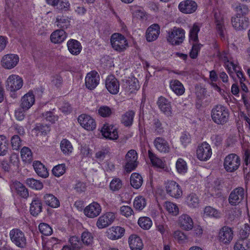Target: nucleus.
I'll list each match as a JSON object with an SVG mask.
<instances>
[{"instance_id":"1","label":"nucleus","mask_w":250,"mask_h":250,"mask_svg":"<svg viewBox=\"0 0 250 250\" xmlns=\"http://www.w3.org/2000/svg\"><path fill=\"white\" fill-rule=\"evenodd\" d=\"M211 118L218 125H224L229 119V112L228 108L221 104L215 105L211 110Z\"/></svg>"},{"instance_id":"2","label":"nucleus","mask_w":250,"mask_h":250,"mask_svg":"<svg viewBox=\"0 0 250 250\" xmlns=\"http://www.w3.org/2000/svg\"><path fill=\"white\" fill-rule=\"evenodd\" d=\"M10 239L12 243L19 248L24 249L27 246L26 237L20 229L14 228L10 230Z\"/></svg>"},{"instance_id":"3","label":"nucleus","mask_w":250,"mask_h":250,"mask_svg":"<svg viewBox=\"0 0 250 250\" xmlns=\"http://www.w3.org/2000/svg\"><path fill=\"white\" fill-rule=\"evenodd\" d=\"M185 38V31L181 28L174 27L167 32V40L172 45H179Z\"/></svg>"},{"instance_id":"4","label":"nucleus","mask_w":250,"mask_h":250,"mask_svg":"<svg viewBox=\"0 0 250 250\" xmlns=\"http://www.w3.org/2000/svg\"><path fill=\"white\" fill-rule=\"evenodd\" d=\"M240 163V157L234 153H231L227 155L224 159V168L228 172H232L238 168Z\"/></svg>"},{"instance_id":"5","label":"nucleus","mask_w":250,"mask_h":250,"mask_svg":"<svg viewBox=\"0 0 250 250\" xmlns=\"http://www.w3.org/2000/svg\"><path fill=\"white\" fill-rule=\"evenodd\" d=\"M111 44L113 48L119 52L124 51L128 46L126 39L119 33H114L111 36Z\"/></svg>"},{"instance_id":"6","label":"nucleus","mask_w":250,"mask_h":250,"mask_svg":"<svg viewBox=\"0 0 250 250\" xmlns=\"http://www.w3.org/2000/svg\"><path fill=\"white\" fill-rule=\"evenodd\" d=\"M138 158L137 153L134 149L129 150L125 157V169L127 172H130L138 166L137 161Z\"/></svg>"},{"instance_id":"7","label":"nucleus","mask_w":250,"mask_h":250,"mask_svg":"<svg viewBox=\"0 0 250 250\" xmlns=\"http://www.w3.org/2000/svg\"><path fill=\"white\" fill-rule=\"evenodd\" d=\"M116 218L112 212H107L100 216L96 222V226L99 229L105 228L113 223Z\"/></svg>"},{"instance_id":"8","label":"nucleus","mask_w":250,"mask_h":250,"mask_svg":"<svg viewBox=\"0 0 250 250\" xmlns=\"http://www.w3.org/2000/svg\"><path fill=\"white\" fill-rule=\"evenodd\" d=\"M246 196L244 189L238 187L234 189L230 193L229 198V203L233 206H235L241 203Z\"/></svg>"},{"instance_id":"9","label":"nucleus","mask_w":250,"mask_h":250,"mask_svg":"<svg viewBox=\"0 0 250 250\" xmlns=\"http://www.w3.org/2000/svg\"><path fill=\"white\" fill-rule=\"evenodd\" d=\"M22 85V79L18 75H11L7 80V89L11 91L19 90L21 88Z\"/></svg>"},{"instance_id":"10","label":"nucleus","mask_w":250,"mask_h":250,"mask_svg":"<svg viewBox=\"0 0 250 250\" xmlns=\"http://www.w3.org/2000/svg\"><path fill=\"white\" fill-rule=\"evenodd\" d=\"M212 151L210 146L206 142L199 146L196 150L197 158L201 161H207L211 156Z\"/></svg>"},{"instance_id":"11","label":"nucleus","mask_w":250,"mask_h":250,"mask_svg":"<svg viewBox=\"0 0 250 250\" xmlns=\"http://www.w3.org/2000/svg\"><path fill=\"white\" fill-rule=\"evenodd\" d=\"M167 193L170 196L178 198L182 194V191L180 186L174 181H168L166 183Z\"/></svg>"},{"instance_id":"12","label":"nucleus","mask_w":250,"mask_h":250,"mask_svg":"<svg viewBox=\"0 0 250 250\" xmlns=\"http://www.w3.org/2000/svg\"><path fill=\"white\" fill-rule=\"evenodd\" d=\"M19 61L17 55L10 54L4 55L1 60V64L6 69H12L15 67Z\"/></svg>"},{"instance_id":"13","label":"nucleus","mask_w":250,"mask_h":250,"mask_svg":"<svg viewBox=\"0 0 250 250\" xmlns=\"http://www.w3.org/2000/svg\"><path fill=\"white\" fill-rule=\"evenodd\" d=\"M125 229L120 226H113L107 229L106 232L107 237L112 240L122 238L125 234Z\"/></svg>"},{"instance_id":"14","label":"nucleus","mask_w":250,"mask_h":250,"mask_svg":"<svg viewBox=\"0 0 250 250\" xmlns=\"http://www.w3.org/2000/svg\"><path fill=\"white\" fill-rule=\"evenodd\" d=\"M181 12L186 14L194 13L197 9L196 2L192 0H185L181 1L178 6Z\"/></svg>"},{"instance_id":"15","label":"nucleus","mask_w":250,"mask_h":250,"mask_svg":"<svg viewBox=\"0 0 250 250\" xmlns=\"http://www.w3.org/2000/svg\"><path fill=\"white\" fill-rule=\"evenodd\" d=\"M157 104L160 110L167 116L171 117L172 115L170 102L164 97L159 98Z\"/></svg>"},{"instance_id":"16","label":"nucleus","mask_w":250,"mask_h":250,"mask_svg":"<svg viewBox=\"0 0 250 250\" xmlns=\"http://www.w3.org/2000/svg\"><path fill=\"white\" fill-rule=\"evenodd\" d=\"M78 121L81 125L87 130H93L96 128L95 120L90 116L83 114L78 117Z\"/></svg>"},{"instance_id":"17","label":"nucleus","mask_w":250,"mask_h":250,"mask_svg":"<svg viewBox=\"0 0 250 250\" xmlns=\"http://www.w3.org/2000/svg\"><path fill=\"white\" fill-rule=\"evenodd\" d=\"M105 86L111 94H116L119 92V82L113 75H109L107 77L105 81Z\"/></svg>"},{"instance_id":"18","label":"nucleus","mask_w":250,"mask_h":250,"mask_svg":"<svg viewBox=\"0 0 250 250\" xmlns=\"http://www.w3.org/2000/svg\"><path fill=\"white\" fill-rule=\"evenodd\" d=\"M101 211L102 208L100 205L94 202L85 208L84 213L87 217L93 218L98 216Z\"/></svg>"},{"instance_id":"19","label":"nucleus","mask_w":250,"mask_h":250,"mask_svg":"<svg viewBox=\"0 0 250 250\" xmlns=\"http://www.w3.org/2000/svg\"><path fill=\"white\" fill-rule=\"evenodd\" d=\"M231 22L233 26L238 30L246 29L249 26V19L245 16L236 15L232 18Z\"/></svg>"},{"instance_id":"20","label":"nucleus","mask_w":250,"mask_h":250,"mask_svg":"<svg viewBox=\"0 0 250 250\" xmlns=\"http://www.w3.org/2000/svg\"><path fill=\"white\" fill-rule=\"evenodd\" d=\"M99 80L100 77L97 72L92 71L88 73L85 77V85L89 89H93L99 84Z\"/></svg>"},{"instance_id":"21","label":"nucleus","mask_w":250,"mask_h":250,"mask_svg":"<svg viewBox=\"0 0 250 250\" xmlns=\"http://www.w3.org/2000/svg\"><path fill=\"white\" fill-rule=\"evenodd\" d=\"M101 132L104 137L110 140H117L118 138V132L112 125H104L101 129Z\"/></svg>"},{"instance_id":"22","label":"nucleus","mask_w":250,"mask_h":250,"mask_svg":"<svg viewBox=\"0 0 250 250\" xmlns=\"http://www.w3.org/2000/svg\"><path fill=\"white\" fill-rule=\"evenodd\" d=\"M160 26L156 23L150 25L146 30V37L147 42H151L155 41L160 34Z\"/></svg>"},{"instance_id":"23","label":"nucleus","mask_w":250,"mask_h":250,"mask_svg":"<svg viewBox=\"0 0 250 250\" xmlns=\"http://www.w3.org/2000/svg\"><path fill=\"white\" fill-rule=\"evenodd\" d=\"M178 224L183 229L190 230L193 228L192 219L188 215L183 214L178 218Z\"/></svg>"},{"instance_id":"24","label":"nucleus","mask_w":250,"mask_h":250,"mask_svg":"<svg viewBox=\"0 0 250 250\" xmlns=\"http://www.w3.org/2000/svg\"><path fill=\"white\" fill-rule=\"evenodd\" d=\"M219 241L223 244L229 243L233 238V233L231 229L227 227L222 228L218 235Z\"/></svg>"},{"instance_id":"25","label":"nucleus","mask_w":250,"mask_h":250,"mask_svg":"<svg viewBox=\"0 0 250 250\" xmlns=\"http://www.w3.org/2000/svg\"><path fill=\"white\" fill-rule=\"evenodd\" d=\"M156 148L160 152L168 153L170 147L168 142L163 138L157 137L154 141Z\"/></svg>"},{"instance_id":"26","label":"nucleus","mask_w":250,"mask_h":250,"mask_svg":"<svg viewBox=\"0 0 250 250\" xmlns=\"http://www.w3.org/2000/svg\"><path fill=\"white\" fill-rule=\"evenodd\" d=\"M67 34L63 29H57L50 35V40L54 43H61L66 38Z\"/></svg>"},{"instance_id":"27","label":"nucleus","mask_w":250,"mask_h":250,"mask_svg":"<svg viewBox=\"0 0 250 250\" xmlns=\"http://www.w3.org/2000/svg\"><path fill=\"white\" fill-rule=\"evenodd\" d=\"M129 247L132 250H142L143 243L140 237L136 234L131 235L128 239Z\"/></svg>"},{"instance_id":"28","label":"nucleus","mask_w":250,"mask_h":250,"mask_svg":"<svg viewBox=\"0 0 250 250\" xmlns=\"http://www.w3.org/2000/svg\"><path fill=\"white\" fill-rule=\"evenodd\" d=\"M34 102L35 97L33 92H29L22 97L21 106L25 110H28L33 105Z\"/></svg>"},{"instance_id":"29","label":"nucleus","mask_w":250,"mask_h":250,"mask_svg":"<svg viewBox=\"0 0 250 250\" xmlns=\"http://www.w3.org/2000/svg\"><path fill=\"white\" fill-rule=\"evenodd\" d=\"M215 23L218 34L221 37H224V21L223 16L220 13H214Z\"/></svg>"},{"instance_id":"30","label":"nucleus","mask_w":250,"mask_h":250,"mask_svg":"<svg viewBox=\"0 0 250 250\" xmlns=\"http://www.w3.org/2000/svg\"><path fill=\"white\" fill-rule=\"evenodd\" d=\"M11 188L15 189L17 193L23 198H27L29 195L28 189L19 181H14L11 185Z\"/></svg>"},{"instance_id":"31","label":"nucleus","mask_w":250,"mask_h":250,"mask_svg":"<svg viewBox=\"0 0 250 250\" xmlns=\"http://www.w3.org/2000/svg\"><path fill=\"white\" fill-rule=\"evenodd\" d=\"M42 208V203L41 200L38 197L34 198L30 204V213L33 216H36L41 212Z\"/></svg>"},{"instance_id":"32","label":"nucleus","mask_w":250,"mask_h":250,"mask_svg":"<svg viewBox=\"0 0 250 250\" xmlns=\"http://www.w3.org/2000/svg\"><path fill=\"white\" fill-rule=\"evenodd\" d=\"M68 49L74 55H78L82 50V45L80 42L74 39L69 40L67 43Z\"/></svg>"},{"instance_id":"33","label":"nucleus","mask_w":250,"mask_h":250,"mask_svg":"<svg viewBox=\"0 0 250 250\" xmlns=\"http://www.w3.org/2000/svg\"><path fill=\"white\" fill-rule=\"evenodd\" d=\"M33 166L36 173L42 178H46L49 173L46 167L40 161H37L33 163Z\"/></svg>"},{"instance_id":"34","label":"nucleus","mask_w":250,"mask_h":250,"mask_svg":"<svg viewBox=\"0 0 250 250\" xmlns=\"http://www.w3.org/2000/svg\"><path fill=\"white\" fill-rule=\"evenodd\" d=\"M227 68L228 70V73L230 76L233 77L232 73L233 71H234L236 74L240 82L245 81V78L244 77L242 72L240 70V68L237 65L235 64L233 62H231L229 64H227Z\"/></svg>"},{"instance_id":"35","label":"nucleus","mask_w":250,"mask_h":250,"mask_svg":"<svg viewBox=\"0 0 250 250\" xmlns=\"http://www.w3.org/2000/svg\"><path fill=\"white\" fill-rule=\"evenodd\" d=\"M171 89L177 95H182L185 92L183 84L177 80H172L170 82Z\"/></svg>"},{"instance_id":"36","label":"nucleus","mask_w":250,"mask_h":250,"mask_svg":"<svg viewBox=\"0 0 250 250\" xmlns=\"http://www.w3.org/2000/svg\"><path fill=\"white\" fill-rule=\"evenodd\" d=\"M43 201L47 206L57 208L60 206V202L57 197L52 194H46L43 196Z\"/></svg>"},{"instance_id":"37","label":"nucleus","mask_w":250,"mask_h":250,"mask_svg":"<svg viewBox=\"0 0 250 250\" xmlns=\"http://www.w3.org/2000/svg\"><path fill=\"white\" fill-rule=\"evenodd\" d=\"M135 112L133 110H128L122 116L121 122L125 126H130L132 125Z\"/></svg>"},{"instance_id":"38","label":"nucleus","mask_w":250,"mask_h":250,"mask_svg":"<svg viewBox=\"0 0 250 250\" xmlns=\"http://www.w3.org/2000/svg\"><path fill=\"white\" fill-rule=\"evenodd\" d=\"M9 141L4 135H0V156H5L8 152Z\"/></svg>"},{"instance_id":"39","label":"nucleus","mask_w":250,"mask_h":250,"mask_svg":"<svg viewBox=\"0 0 250 250\" xmlns=\"http://www.w3.org/2000/svg\"><path fill=\"white\" fill-rule=\"evenodd\" d=\"M130 184L135 188L138 189L142 185L143 180L141 175L133 173L130 177Z\"/></svg>"},{"instance_id":"40","label":"nucleus","mask_w":250,"mask_h":250,"mask_svg":"<svg viewBox=\"0 0 250 250\" xmlns=\"http://www.w3.org/2000/svg\"><path fill=\"white\" fill-rule=\"evenodd\" d=\"M55 23L58 28L63 30L67 28L70 25L68 18L64 16H58Z\"/></svg>"},{"instance_id":"41","label":"nucleus","mask_w":250,"mask_h":250,"mask_svg":"<svg viewBox=\"0 0 250 250\" xmlns=\"http://www.w3.org/2000/svg\"><path fill=\"white\" fill-rule=\"evenodd\" d=\"M148 156L152 165L161 168H165V163L160 158H158L151 150L148 151Z\"/></svg>"},{"instance_id":"42","label":"nucleus","mask_w":250,"mask_h":250,"mask_svg":"<svg viewBox=\"0 0 250 250\" xmlns=\"http://www.w3.org/2000/svg\"><path fill=\"white\" fill-rule=\"evenodd\" d=\"M186 202L189 207L195 208L199 206V200L195 194L191 193L187 196Z\"/></svg>"},{"instance_id":"43","label":"nucleus","mask_w":250,"mask_h":250,"mask_svg":"<svg viewBox=\"0 0 250 250\" xmlns=\"http://www.w3.org/2000/svg\"><path fill=\"white\" fill-rule=\"evenodd\" d=\"M60 147L62 151L65 154H69L73 150L71 143L66 139L62 140L60 143Z\"/></svg>"},{"instance_id":"44","label":"nucleus","mask_w":250,"mask_h":250,"mask_svg":"<svg viewBox=\"0 0 250 250\" xmlns=\"http://www.w3.org/2000/svg\"><path fill=\"white\" fill-rule=\"evenodd\" d=\"M200 31V27L196 23L194 24L193 26L189 30V42L191 41L194 42H198V33Z\"/></svg>"},{"instance_id":"45","label":"nucleus","mask_w":250,"mask_h":250,"mask_svg":"<svg viewBox=\"0 0 250 250\" xmlns=\"http://www.w3.org/2000/svg\"><path fill=\"white\" fill-rule=\"evenodd\" d=\"M250 241L248 239H239L234 246V250H247L249 248Z\"/></svg>"},{"instance_id":"46","label":"nucleus","mask_w":250,"mask_h":250,"mask_svg":"<svg viewBox=\"0 0 250 250\" xmlns=\"http://www.w3.org/2000/svg\"><path fill=\"white\" fill-rule=\"evenodd\" d=\"M164 207L172 215L176 216L179 213V208L178 206L171 202L167 201L164 204Z\"/></svg>"},{"instance_id":"47","label":"nucleus","mask_w":250,"mask_h":250,"mask_svg":"<svg viewBox=\"0 0 250 250\" xmlns=\"http://www.w3.org/2000/svg\"><path fill=\"white\" fill-rule=\"evenodd\" d=\"M152 126L154 132L158 135L162 134L165 132L162 124L158 118L153 120Z\"/></svg>"},{"instance_id":"48","label":"nucleus","mask_w":250,"mask_h":250,"mask_svg":"<svg viewBox=\"0 0 250 250\" xmlns=\"http://www.w3.org/2000/svg\"><path fill=\"white\" fill-rule=\"evenodd\" d=\"M216 56L220 60L224 62L227 67V64H229L230 62H232L230 55L226 51L220 52L217 51Z\"/></svg>"},{"instance_id":"49","label":"nucleus","mask_w":250,"mask_h":250,"mask_svg":"<svg viewBox=\"0 0 250 250\" xmlns=\"http://www.w3.org/2000/svg\"><path fill=\"white\" fill-rule=\"evenodd\" d=\"M139 226L144 229H148L152 226L151 219L147 217H140L138 221Z\"/></svg>"},{"instance_id":"50","label":"nucleus","mask_w":250,"mask_h":250,"mask_svg":"<svg viewBox=\"0 0 250 250\" xmlns=\"http://www.w3.org/2000/svg\"><path fill=\"white\" fill-rule=\"evenodd\" d=\"M26 183L31 188L36 190H40L43 187V184L41 182L33 178L27 179Z\"/></svg>"},{"instance_id":"51","label":"nucleus","mask_w":250,"mask_h":250,"mask_svg":"<svg viewBox=\"0 0 250 250\" xmlns=\"http://www.w3.org/2000/svg\"><path fill=\"white\" fill-rule=\"evenodd\" d=\"M98 114L103 117H108L114 113V110L108 106L103 105L98 110Z\"/></svg>"},{"instance_id":"52","label":"nucleus","mask_w":250,"mask_h":250,"mask_svg":"<svg viewBox=\"0 0 250 250\" xmlns=\"http://www.w3.org/2000/svg\"><path fill=\"white\" fill-rule=\"evenodd\" d=\"M21 154L23 161L29 162L32 159V153L28 147H23L21 149Z\"/></svg>"},{"instance_id":"53","label":"nucleus","mask_w":250,"mask_h":250,"mask_svg":"<svg viewBox=\"0 0 250 250\" xmlns=\"http://www.w3.org/2000/svg\"><path fill=\"white\" fill-rule=\"evenodd\" d=\"M133 205L136 209L141 210L146 206V201L143 197L138 196L135 199Z\"/></svg>"},{"instance_id":"54","label":"nucleus","mask_w":250,"mask_h":250,"mask_svg":"<svg viewBox=\"0 0 250 250\" xmlns=\"http://www.w3.org/2000/svg\"><path fill=\"white\" fill-rule=\"evenodd\" d=\"M65 165L62 164L56 166L52 169V173L56 177H60L65 172Z\"/></svg>"},{"instance_id":"55","label":"nucleus","mask_w":250,"mask_h":250,"mask_svg":"<svg viewBox=\"0 0 250 250\" xmlns=\"http://www.w3.org/2000/svg\"><path fill=\"white\" fill-rule=\"evenodd\" d=\"M54 7L59 10L67 11L69 10L70 3L67 0H59Z\"/></svg>"},{"instance_id":"56","label":"nucleus","mask_w":250,"mask_h":250,"mask_svg":"<svg viewBox=\"0 0 250 250\" xmlns=\"http://www.w3.org/2000/svg\"><path fill=\"white\" fill-rule=\"evenodd\" d=\"M81 241L83 244L88 246L93 242V236L92 234L88 231L83 232L81 236Z\"/></svg>"},{"instance_id":"57","label":"nucleus","mask_w":250,"mask_h":250,"mask_svg":"<svg viewBox=\"0 0 250 250\" xmlns=\"http://www.w3.org/2000/svg\"><path fill=\"white\" fill-rule=\"evenodd\" d=\"M236 15L245 16L249 12V9L247 5L239 3L235 7Z\"/></svg>"},{"instance_id":"58","label":"nucleus","mask_w":250,"mask_h":250,"mask_svg":"<svg viewBox=\"0 0 250 250\" xmlns=\"http://www.w3.org/2000/svg\"><path fill=\"white\" fill-rule=\"evenodd\" d=\"M69 242L74 250H78L82 246V242L77 236H72L69 239Z\"/></svg>"},{"instance_id":"59","label":"nucleus","mask_w":250,"mask_h":250,"mask_svg":"<svg viewBox=\"0 0 250 250\" xmlns=\"http://www.w3.org/2000/svg\"><path fill=\"white\" fill-rule=\"evenodd\" d=\"M40 231L44 235H49L52 233V229L46 223H41L39 226Z\"/></svg>"},{"instance_id":"60","label":"nucleus","mask_w":250,"mask_h":250,"mask_svg":"<svg viewBox=\"0 0 250 250\" xmlns=\"http://www.w3.org/2000/svg\"><path fill=\"white\" fill-rule=\"evenodd\" d=\"M176 169L179 173H182L187 171V167L186 162L182 159H178L176 164Z\"/></svg>"},{"instance_id":"61","label":"nucleus","mask_w":250,"mask_h":250,"mask_svg":"<svg viewBox=\"0 0 250 250\" xmlns=\"http://www.w3.org/2000/svg\"><path fill=\"white\" fill-rule=\"evenodd\" d=\"M11 143L14 150H18L21 146V141L20 137L16 135L12 137Z\"/></svg>"},{"instance_id":"62","label":"nucleus","mask_w":250,"mask_h":250,"mask_svg":"<svg viewBox=\"0 0 250 250\" xmlns=\"http://www.w3.org/2000/svg\"><path fill=\"white\" fill-rule=\"evenodd\" d=\"M122 187V181L118 178L113 179L110 184V188L112 191L119 190Z\"/></svg>"},{"instance_id":"63","label":"nucleus","mask_w":250,"mask_h":250,"mask_svg":"<svg viewBox=\"0 0 250 250\" xmlns=\"http://www.w3.org/2000/svg\"><path fill=\"white\" fill-rule=\"evenodd\" d=\"M173 237L179 243H183L187 239L186 235L180 230L175 231L173 233Z\"/></svg>"},{"instance_id":"64","label":"nucleus","mask_w":250,"mask_h":250,"mask_svg":"<svg viewBox=\"0 0 250 250\" xmlns=\"http://www.w3.org/2000/svg\"><path fill=\"white\" fill-rule=\"evenodd\" d=\"M205 213L209 216L218 218L220 217V213L215 208L211 207H207L205 208Z\"/></svg>"}]
</instances>
